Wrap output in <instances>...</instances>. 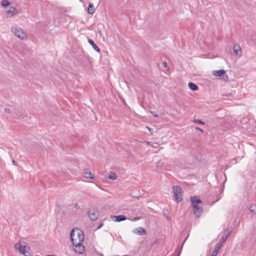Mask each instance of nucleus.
Masks as SVG:
<instances>
[{"label":"nucleus","instance_id":"33","mask_svg":"<svg viewBox=\"0 0 256 256\" xmlns=\"http://www.w3.org/2000/svg\"><path fill=\"white\" fill-rule=\"evenodd\" d=\"M218 254H216L215 252H212L211 256H216Z\"/></svg>","mask_w":256,"mask_h":256},{"label":"nucleus","instance_id":"32","mask_svg":"<svg viewBox=\"0 0 256 256\" xmlns=\"http://www.w3.org/2000/svg\"><path fill=\"white\" fill-rule=\"evenodd\" d=\"M104 225L103 223H100L98 227V229L101 228Z\"/></svg>","mask_w":256,"mask_h":256},{"label":"nucleus","instance_id":"20","mask_svg":"<svg viewBox=\"0 0 256 256\" xmlns=\"http://www.w3.org/2000/svg\"><path fill=\"white\" fill-rule=\"evenodd\" d=\"M228 234H228L227 235H223L222 236L219 242H220L222 243L225 242L228 238Z\"/></svg>","mask_w":256,"mask_h":256},{"label":"nucleus","instance_id":"5","mask_svg":"<svg viewBox=\"0 0 256 256\" xmlns=\"http://www.w3.org/2000/svg\"><path fill=\"white\" fill-rule=\"evenodd\" d=\"M212 74L216 77H218L221 80H226L228 78L224 70H213Z\"/></svg>","mask_w":256,"mask_h":256},{"label":"nucleus","instance_id":"25","mask_svg":"<svg viewBox=\"0 0 256 256\" xmlns=\"http://www.w3.org/2000/svg\"><path fill=\"white\" fill-rule=\"evenodd\" d=\"M163 65H164V66L165 68H166L168 69V70L169 68L168 66V64L166 62H164L163 63H162Z\"/></svg>","mask_w":256,"mask_h":256},{"label":"nucleus","instance_id":"22","mask_svg":"<svg viewBox=\"0 0 256 256\" xmlns=\"http://www.w3.org/2000/svg\"><path fill=\"white\" fill-rule=\"evenodd\" d=\"M220 248L216 246H215L214 250H213V252H215L216 254H218Z\"/></svg>","mask_w":256,"mask_h":256},{"label":"nucleus","instance_id":"8","mask_svg":"<svg viewBox=\"0 0 256 256\" xmlns=\"http://www.w3.org/2000/svg\"><path fill=\"white\" fill-rule=\"evenodd\" d=\"M73 246L75 247L74 251L76 253L82 254L84 251V246L82 244V243L74 244Z\"/></svg>","mask_w":256,"mask_h":256},{"label":"nucleus","instance_id":"2","mask_svg":"<svg viewBox=\"0 0 256 256\" xmlns=\"http://www.w3.org/2000/svg\"><path fill=\"white\" fill-rule=\"evenodd\" d=\"M14 248L24 256H32L30 248L26 245H22L20 242H18L15 244Z\"/></svg>","mask_w":256,"mask_h":256},{"label":"nucleus","instance_id":"26","mask_svg":"<svg viewBox=\"0 0 256 256\" xmlns=\"http://www.w3.org/2000/svg\"><path fill=\"white\" fill-rule=\"evenodd\" d=\"M150 112L153 114L155 118L158 117V114L154 112L150 111Z\"/></svg>","mask_w":256,"mask_h":256},{"label":"nucleus","instance_id":"4","mask_svg":"<svg viewBox=\"0 0 256 256\" xmlns=\"http://www.w3.org/2000/svg\"><path fill=\"white\" fill-rule=\"evenodd\" d=\"M173 192L175 200L178 202L182 201V188L180 186H175L172 187Z\"/></svg>","mask_w":256,"mask_h":256},{"label":"nucleus","instance_id":"31","mask_svg":"<svg viewBox=\"0 0 256 256\" xmlns=\"http://www.w3.org/2000/svg\"><path fill=\"white\" fill-rule=\"evenodd\" d=\"M5 112H8V113H10V109H9L8 108H5Z\"/></svg>","mask_w":256,"mask_h":256},{"label":"nucleus","instance_id":"35","mask_svg":"<svg viewBox=\"0 0 256 256\" xmlns=\"http://www.w3.org/2000/svg\"><path fill=\"white\" fill-rule=\"evenodd\" d=\"M164 214L166 217L167 218H168V216L166 215V212H164Z\"/></svg>","mask_w":256,"mask_h":256},{"label":"nucleus","instance_id":"18","mask_svg":"<svg viewBox=\"0 0 256 256\" xmlns=\"http://www.w3.org/2000/svg\"><path fill=\"white\" fill-rule=\"evenodd\" d=\"M138 232L140 234V235H144L146 234V231L145 230L144 228H138Z\"/></svg>","mask_w":256,"mask_h":256},{"label":"nucleus","instance_id":"24","mask_svg":"<svg viewBox=\"0 0 256 256\" xmlns=\"http://www.w3.org/2000/svg\"><path fill=\"white\" fill-rule=\"evenodd\" d=\"M194 122H197V123L200 124H204V122H202V120H194Z\"/></svg>","mask_w":256,"mask_h":256},{"label":"nucleus","instance_id":"30","mask_svg":"<svg viewBox=\"0 0 256 256\" xmlns=\"http://www.w3.org/2000/svg\"><path fill=\"white\" fill-rule=\"evenodd\" d=\"M12 163L15 165V166H18V162H16V160H12Z\"/></svg>","mask_w":256,"mask_h":256},{"label":"nucleus","instance_id":"10","mask_svg":"<svg viewBox=\"0 0 256 256\" xmlns=\"http://www.w3.org/2000/svg\"><path fill=\"white\" fill-rule=\"evenodd\" d=\"M234 51L236 56L240 57L242 54V50L240 46L238 44H235L233 47Z\"/></svg>","mask_w":256,"mask_h":256},{"label":"nucleus","instance_id":"16","mask_svg":"<svg viewBox=\"0 0 256 256\" xmlns=\"http://www.w3.org/2000/svg\"><path fill=\"white\" fill-rule=\"evenodd\" d=\"M188 85L189 88L192 90H197L198 89V86L192 82H188Z\"/></svg>","mask_w":256,"mask_h":256},{"label":"nucleus","instance_id":"37","mask_svg":"<svg viewBox=\"0 0 256 256\" xmlns=\"http://www.w3.org/2000/svg\"><path fill=\"white\" fill-rule=\"evenodd\" d=\"M146 128L149 130L150 132L151 131L152 129L150 128L148 126H146Z\"/></svg>","mask_w":256,"mask_h":256},{"label":"nucleus","instance_id":"1","mask_svg":"<svg viewBox=\"0 0 256 256\" xmlns=\"http://www.w3.org/2000/svg\"><path fill=\"white\" fill-rule=\"evenodd\" d=\"M70 238L72 244L83 243L84 240L83 232L78 228L72 229L70 232Z\"/></svg>","mask_w":256,"mask_h":256},{"label":"nucleus","instance_id":"13","mask_svg":"<svg viewBox=\"0 0 256 256\" xmlns=\"http://www.w3.org/2000/svg\"><path fill=\"white\" fill-rule=\"evenodd\" d=\"M88 42L89 44L92 46V48L97 52H100V49L98 48V47L95 44V43L94 42V41L91 39L88 40Z\"/></svg>","mask_w":256,"mask_h":256},{"label":"nucleus","instance_id":"12","mask_svg":"<svg viewBox=\"0 0 256 256\" xmlns=\"http://www.w3.org/2000/svg\"><path fill=\"white\" fill-rule=\"evenodd\" d=\"M112 220H114L116 222L123 221L127 219L126 218L124 215L113 216H112Z\"/></svg>","mask_w":256,"mask_h":256},{"label":"nucleus","instance_id":"6","mask_svg":"<svg viewBox=\"0 0 256 256\" xmlns=\"http://www.w3.org/2000/svg\"><path fill=\"white\" fill-rule=\"evenodd\" d=\"M88 216L92 221H96L98 216V212L94 208H90L88 211Z\"/></svg>","mask_w":256,"mask_h":256},{"label":"nucleus","instance_id":"9","mask_svg":"<svg viewBox=\"0 0 256 256\" xmlns=\"http://www.w3.org/2000/svg\"><path fill=\"white\" fill-rule=\"evenodd\" d=\"M190 201L192 206V208L194 207V204H196V207L198 206H202V202L200 198L196 196H191Z\"/></svg>","mask_w":256,"mask_h":256},{"label":"nucleus","instance_id":"34","mask_svg":"<svg viewBox=\"0 0 256 256\" xmlns=\"http://www.w3.org/2000/svg\"><path fill=\"white\" fill-rule=\"evenodd\" d=\"M196 129L199 131L202 132V130L200 128L197 127V128H196Z\"/></svg>","mask_w":256,"mask_h":256},{"label":"nucleus","instance_id":"7","mask_svg":"<svg viewBox=\"0 0 256 256\" xmlns=\"http://www.w3.org/2000/svg\"><path fill=\"white\" fill-rule=\"evenodd\" d=\"M196 204H194V207L193 208V211L194 215L197 218H200L203 212L202 206H198L196 207Z\"/></svg>","mask_w":256,"mask_h":256},{"label":"nucleus","instance_id":"14","mask_svg":"<svg viewBox=\"0 0 256 256\" xmlns=\"http://www.w3.org/2000/svg\"><path fill=\"white\" fill-rule=\"evenodd\" d=\"M96 9L94 6L93 4L90 3L88 4V12L90 14H93L95 12Z\"/></svg>","mask_w":256,"mask_h":256},{"label":"nucleus","instance_id":"19","mask_svg":"<svg viewBox=\"0 0 256 256\" xmlns=\"http://www.w3.org/2000/svg\"><path fill=\"white\" fill-rule=\"evenodd\" d=\"M249 210L250 212H252L254 214H256V205L253 204V205L250 206L249 208Z\"/></svg>","mask_w":256,"mask_h":256},{"label":"nucleus","instance_id":"3","mask_svg":"<svg viewBox=\"0 0 256 256\" xmlns=\"http://www.w3.org/2000/svg\"><path fill=\"white\" fill-rule=\"evenodd\" d=\"M11 32L16 36L22 40H26L27 39L26 34L23 31V30L18 27H12L11 28Z\"/></svg>","mask_w":256,"mask_h":256},{"label":"nucleus","instance_id":"17","mask_svg":"<svg viewBox=\"0 0 256 256\" xmlns=\"http://www.w3.org/2000/svg\"><path fill=\"white\" fill-rule=\"evenodd\" d=\"M108 178L112 180H116L117 178V176L115 172H110L108 174Z\"/></svg>","mask_w":256,"mask_h":256},{"label":"nucleus","instance_id":"28","mask_svg":"<svg viewBox=\"0 0 256 256\" xmlns=\"http://www.w3.org/2000/svg\"><path fill=\"white\" fill-rule=\"evenodd\" d=\"M140 218H140V216H136V217L134 218L132 220H133V221H136V220H140Z\"/></svg>","mask_w":256,"mask_h":256},{"label":"nucleus","instance_id":"36","mask_svg":"<svg viewBox=\"0 0 256 256\" xmlns=\"http://www.w3.org/2000/svg\"><path fill=\"white\" fill-rule=\"evenodd\" d=\"M164 214L166 217L167 218H168V216L166 215V212H164Z\"/></svg>","mask_w":256,"mask_h":256},{"label":"nucleus","instance_id":"21","mask_svg":"<svg viewBox=\"0 0 256 256\" xmlns=\"http://www.w3.org/2000/svg\"><path fill=\"white\" fill-rule=\"evenodd\" d=\"M1 4L4 7H6L10 5V2L7 0H2L1 2Z\"/></svg>","mask_w":256,"mask_h":256},{"label":"nucleus","instance_id":"27","mask_svg":"<svg viewBox=\"0 0 256 256\" xmlns=\"http://www.w3.org/2000/svg\"><path fill=\"white\" fill-rule=\"evenodd\" d=\"M222 243L220 242H219L216 244V246L217 247L219 248H220L222 247Z\"/></svg>","mask_w":256,"mask_h":256},{"label":"nucleus","instance_id":"39","mask_svg":"<svg viewBox=\"0 0 256 256\" xmlns=\"http://www.w3.org/2000/svg\"><path fill=\"white\" fill-rule=\"evenodd\" d=\"M117 256V255H114V256Z\"/></svg>","mask_w":256,"mask_h":256},{"label":"nucleus","instance_id":"11","mask_svg":"<svg viewBox=\"0 0 256 256\" xmlns=\"http://www.w3.org/2000/svg\"><path fill=\"white\" fill-rule=\"evenodd\" d=\"M6 14L10 16H12L17 14V10L16 9L14 8V6H10L8 10H6Z\"/></svg>","mask_w":256,"mask_h":256},{"label":"nucleus","instance_id":"15","mask_svg":"<svg viewBox=\"0 0 256 256\" xmlns=\"http://www.w3.org/2000/svg\"><path fill=\"white\" fill-rule=\"evenodd\" d=\"M84 174L86 178H90L92 180L94 179V176L90 172H84Z\"/></svg>","mask_w":256,"mask_h":256},{"label":"nucleus","instance_id":"29","mask_svg":"<svg viewBox=\"0 0 256 256\" xmlns=\"http://www.w3.org/2000/svg\"><path fill=\"white\" fill-rule=\"evenodd\" d=\"M74 208H76V209L80 208V206L78 204H75L74 205Z\"/></svg>","mask_w":256,"mask_h":256},{"label":"nucleus","instance_id":"38","mask_svg":"<svg viewBox=\"0 0 256 256\" xmlns=\"http://www.w3.org/2000/svg\"><path fill=\"white\" fill-rule=\"evenodd\" d=\"M99 34H102V32H100H100H99Z\"/></svg>","mask_w":256,"mask_h":256},{"label":"nucleus","instance_id":"23","mask_svg":"<svg viewBox=\"0 0 256 256\" xmlns=\"http://www.w3.org/2000/svg\"><path fill=\"white\" fill-rule=\"evenodd\" d=\"M145 142L148 145H150V146H154V144H156L157 146H158V144L157 142L152 143L151 142Z\"/></svg>","mask_w":256,"mask_h":256}]
</instances>
